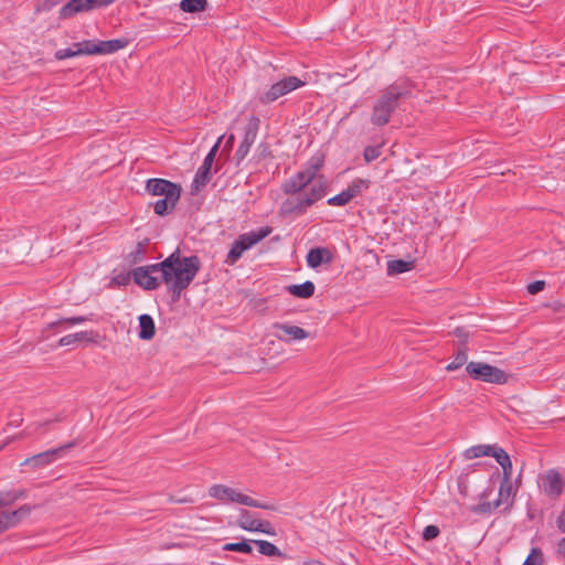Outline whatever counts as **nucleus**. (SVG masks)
Listing matches in <instances>:
<instances>
[{
	"instance_id": "nucleus-1",
	"label": "nucleus",
	"mask_w": 565,
	"mask_h": 565,
	"mask_svg": "<svg viewBox=\"0 0 565 565\" xmlns=\"http://www.w3.org/2000/svg\"><path fill=\"white\" fill-rule=\"evenodd\" d=\"M320 162L294 173L281 183V191L288 195L279 207L281 216L303 215L316 202L326 194V185L316 180Z\"/></svg>"
},
{
	"instance_id": "nucleus-2",
	"label": "nucleus",
	"mask_w": 565,
	"mask_h": 565,
	"mask_svg": "<svg viewBox=\"0 0 565 565\" xmlns=\"http://www.w3.org/2000/svg\"><path fill=\"white\" fill-rule=\"evenodd\" d=\"M161 282L167 286L168 292L174 301L179 300L183 290H185L196 277L201 260L198 256H180V249L173 250L166 259L158 263Z\"/></svg>"
},
{
	"instance_id": "nucleus-3",
	"label": "nucleus",
	"mask_w": 565,
	"mask_h": 565,
	"mask_svg": "<svg viewBox=\"0 0 565 565\" xmlns=\"http://www.w3.org/2000/svg\"><path fill=\"white\" fill-rule=\"evenodd\" d=\"M409 94L411 90L406 81L395 82L386 87L373 105L371 122L380 127L385 126L397 107L399 98Z\"/></svg>"
},
{
	"instance_id": "nucleus-4",
	"label": "nucleus",
	"mask_w": 565,
	"mask_h": 565,
	"mask_svg": "<svg viewBox=\"0 0 565 565\" xmlns=\"http://www.w3.org/2000/svg\"><path fill=\"white\" fill-rule=\"evenodd\" d=\"M270 233L271 228L269 226H264L256 231H249L247 233L241 234L232 243L225 263L227 265H234L246 250L250 249L253 246L266 238Z\"/></svg>"
},
{
	"instance_id": "nucleus-5",
	"label": "nucleus",
	"mask_w": 565,
	"mask_h": 565,
	"mask_svg": "<svg viewBox=\"0 0 565 565\" xmlns=\"http://www.w3.org/2000/svg\"><path fill=\"white\" fill-rule=\"evenodd\" d=\"M479 463L466 467L457 478V488L459 494H468L473 492L476 494H484L482 486L486 483V477L478 472L477 467Z\"/></svg>"
},
{
	"instance_id": "nucleus-6",
	"label": "nucleus",
	"mask_w": 565,
	"mask_h": 565,
	"mask_svg": "<svg viewBox=\"0 0 565 565\" xmlns=\"http://www.w3.org/2000/svg\"><path fill=\"white\" fill-rule=\"evenodd\" d=\"M470 377L493 384H503L508 376L504 371L482 362H470L466 366Z\"/></svg>"
},
{
	"instance_id": "nucleus-7",
	"label": "nucleus",
	"mask_w": 565,
	"mask_h": 565,
	"mask_svg": "<svg viewBox=\"0 0 565 565\" xmlns=\"http://www.w3.org/2000/svg\"><path fill=\"white\" fill-rule=\"evenodd\" d=\"M74 445H75L74 443H68V444L62 445L60 447L51 448L43 452L31 456L21 462V467L29 466V467H32L33 469L45 468V467L54 463L58 459L63 458L66 455V452L72 447H74Z\"/></svg>"
},
{
	"instance_id": "nucleus-8",
	"label": "nucleus",
	"mask_w": 565,
	"mask_h": 565,
	"mask_svg": "<svg viewBox=\"0 0 565 565\" xmlns=\"http://www.w3.org/2000/svg\"><path fill=\"white\" fill-rule=\"evenodd\" d=\"M305 85V82H302L297 76H289L281 81L276 82L273 84L267 92L262 94L259 96V100L263 104H270L277 100L279 97L287 95L290 92L296 90L297 88H300Z\"/></svg>"
},
{
	"instance_id": "nucleus-9",
	"label": "nucleus",
	"mask_w": 565,
	"mask_h": 565,
	"mask_svg": "<svg viewBox=\"0 0 565 565\" xmlns=\"http://www.w3.org/2000/svg\"><path fill=\"white\" fill-rule=\"evenodd\" d=\"M154 273H160L158 264L140 266L132 269L131 275L136 285L145 290H156L161 279L159 280L153 276Z\"/></svg>"
},
{
	"instance_id": "nucleus-10",
	"label": "nucleus",
	"mask_w": 565,
	"mask_h": 565,
	"mask_svg": "<svg viewBox=\"0 0 565 565\" xmlns=\"http://www.w3.org/2000/svg\"><path fill=\"white\" fill-rule=\"evenodd\" d=\"M259 129V118L256 116H250L248 118V122L245 127L243 139L236 150L235 158L239 162L246 158L248 154L250 147L256 140L257 134Z\"/></svg>"
},
{
	"instance_id": "nucleus-11",
	"label": "nucleus",
	"mask_w": 565,
	"mask_h": 565,
	"mask_svg": "<svg viewBox=\"0 0 565 565\" xmlns=\"http://www.w3.org/2000/svg\"><path fill=\"white\" fill-rule=\"evenodd\" d=\"M273 329L276 331V338L286 343H290L292 341H301L309 338L308 331L300 327L288 323H274Z\"/></svg>"
},
{
	"instance_id": "nucleus-12",
	"label": "nucleus",
	"mask_w": 565,
	"mask_h": 565,
	"mask_svg": "<svg viewBox=\"0 0 565 565\" xmlns=\"http://www.w3.org/2000/svg\"><path fill=\"white\" fill-rule=\"evenodd\" d=\"M146 190L152 195L163 196V198L169 196L170 193H172L173 195H180V193H181L180 185H178L171 181H168L164 179H157V178L149 179L147 181Z\"/></svg>"
},
{
	"instance_id": "nucleus-13",
	"label": "nucleus",
	"mask_w": 565,
	"mask_h": 565,
	"mask_svg": "<svg viewBox=\"0 0 565 565\" xmlns=\"http://www.w3.org/2000/svg\"><path fill=\"white\" fill-rule=\"evenodd\" d=\"M127 44L128 41L126 39H114L97 42L89 40V50H87V52H90V55L111 54L124 49Z\"/></svg>"
},
{
	"instance_id": "nucleus-14",
	"label": "nucleus",
	"mask_w": 565,
	"mask_h": 565,
	"mask_svg": "<svg viewBox=\"0 0 565 565\" xmlns=\"http://www.w3.org/2000/svg\"><path fill=\"white\" fill-rule=\"evenodd\" d=\"M97 8L96 0H70L60 9V17L67 19L79 12Z\"/></svg>"
},
{
	"instance_id": "nucleus-15",
	"label": "nucleus",
	"mask_w": 565,
	"mask_h": 565,
	"mask_svg": "<svg viewBox=\"0 0 565 565\" xmlns=\"http://www.w3.org/2000/svg\"><path fill=\"white\" fill-rule=\"evenodd\" d=\"M540 484L547 494H561L563 490V480L556 469H550L540 478Z\"/></svg>"
},
{
	"instance_id": "nucleus-16",
	"label": "nucleus",
	"mask_w": 565,
	"mask_h": 565,
	"mask_svg": "<svg viewBox=\"0 0 565 565\" xmlns=\"http://www.w3.org/2000/svg\"><path fill=\"white\" fill-rule=\"evenodd\" d=\"M212 164L213 161H210V157H205L192 180V193L199 192L201 188L205 186L210 182Z\"/></svg>"
},
{
	"instance_id": "nucleus-17",
	"label": "nucleus",
	"mask_w": 565,
	"mask_h": 565,
	"mask_svg": "<svg viewBox=\"0 0 565 565\" xmlns=\"http://www.w3.org/2000/svg\"><path fill=\"white\" fill-rule=\"evenodd\" d=\"M306 259L307 265L316 269L322 264H330L333 260V255L326 247H315L308 252Z\"/></svg>"
},
{
	"instance_id": "nucleus-18",
	"label": "nucleus",
	"mask_w": 565,
	"mask_h": 565,
	"mask_svg": "<svg viewBox=\"0 0 565 565\" xmlns=\"http://www.w3.org/2000/svg\"><path fill=\"white\" fill-rule=\"evenodd\" d=\"M500 446L497 444H480L471 446L462 451V457L466 460H472L481 457H492Z\"/></svg>"
},
{
	"instance_id": "nucleus-19",
	"label": "nucleus",
	"mask_w": 565,
	"mask_h": 565,
	"mask_svg": "<svg viewBox=\"0 0 565 565\" xmlns=\"http://www.w3.org/2000/svg\"><path fill=\"white\" fill-rule=\"evenodd\" d=\"M8 504L9 500L0 499V533L14 526L20 521L21 511L6 508Z\"/></svg>"
},
{
	"instance_id": "nucleus-20",
	"label": "nucleus",
	"mask_w": 565,
	"mask_h": 565,
	"mask_svg": "<svg viewBox=\"0 0 565 565\" xmlns=\"http://www.w3.org/2000/svg\"><path fill=\"white\" fill-rule=\"evenodd\" d=\"M488 498L489 497H479L480 502L471 503L467 507V509L477 515H488L503 503L502 497H498L492 501L487 500Z\"/></svg>"
},
{
	"instance_id": "nucleus-21",
	"label": "nucleus",
	"mask_w": 565,
	"mask_h": 565,
	"mask_svg": "<svg viewBox=\"0 0 565 565\" xmlns=\"http://www.w3.org/2000/svg\"><path fill=\"white\" fill-rule=\"evenodd\" d=\"M89 40L74 43L71 47L60 49L55 52L54 56L57 61L75 57L78 55H90Z\"/></svg>"
},
{
	"instance_id": "nucleus-22",
	"label": "nucleus",
	"mask_w": 565,
	"mask_h": 565,
	"mask_svg": "<svg viewBox=\"0 0 565 565\" xmlns=\"http://www.w3.org/2000/svg\"><path fill=\"white\" fill-rule=\"evenodd\" d=\"M138 337L141 340H150L154 337L156 327L154 321L150 315L143 313L139 318Z\"/></svg>"
},
{
	"instance_id": "nucleus-23",
	"label": "nucleus",
	"mask_w": 565,
	"mask_h": 565,
	"mask_svg": "<svg viewBox=\"0 0 565 565\" xmlns=\"http://www.w3.org/2000/svg\"><path fill=\"white\" fill-rule=\"evenodd\" d=\"M286 289L290 295L297 298L307 299L315 294L316 287L312 281L306 280L302 284L289 285Z\"/></svg>"
},
{
	"instance_id": "nucleus-24",
	"label": "nucleus",
	"mask_w": 565,
	"mask_h": 565,
	"mask_svg": "<svg viewBox=\"0 0 565 565\" xmlns=\"http://www.w3.org/2000/svg\"><path fill=\"white\" fill-rule=\"evenodd\" d=\"M179 199L180 195H173L172 193H170L169 196L156 201L153 203L154 213L161 216L168 214L175 207Z\"/></svg>"
},
{
	"instance_id": "nucleus-25",
	"label": "nucleus",
	"mask_w": 565,
	"mask_h": 565,
	"mask_svg": "<svg viewBox=\"0 0 565 565\" xmlns=\"http://www.w3.org/2000/svg\"><path fill=\"white\" fill-rule=\"evenodd\" d=\"M493 458L502 468V479H512V461L509 454L500 447L493 454Z\"/></svg>"
},
{
	"instance_id": "nucleus-26",
	"label": "nucleus",
	"mask_w": 565,
	"mask_h": 565,
	"mask_svg": "<svg viewBox=\"0 0 565 565\" xmlns=\"http://www.w3.org/2000/svg\"><path fill=\"white\" fill-rule=\"evenodd\" d=\"M414 268L413 260L394 259L387 264L388 275L404 274Z\"/></svg>"
},
{
	"instance_id": "nucleus-27",
	"label": "nucleus",
	"mask_w": 565,
	"mask_h": 565,
	"mask_svg": "<svg viewBox=\"0 0 565 565\" xmlns=\"http://www.w3.org/2000/svg\"><path fill=\"white\" fill-rule=\"evenodd\" d=\"M92 340H93L92 332L81 331V332L66 334V335L62 337L58 340V345L60 347H68L76 342L92 341Z\"/></svg>"
},
{
	"instance_id": "nucleus-28",
	"label": "nucleus",
	"mask_w": 565,
	"mask_h": 565,
	"mask_svg": "<svg viewBox=\"0 0 565 565\" xmlns=\"http://www.w3.org/2000/svg\"><path fill=\"white\" fill-rule=\"evenodd\" d=\"M371 181L369 179H354L345 189L351 199L356 198L363 191L370 188Z\"/></svg>"
},
{
	"instance_id": "nucleus-29",
	"label": "nucleus",
	"mask_w": 565,
	"mask_h": 565,
	"mask_svg": "<svg viewBox=\"0 0 565 565\" xmlns=\"http://www.w3.org/2000/svg\"><path fill=\"white\" fill-rule=\"evenodd\" d=\"M207 6L206 0H181L180 9L184 12L193 13L204 11Z\"/></svg>"
},
{
	"instance_id": "nucleus-30",
	"label": "nucleus",
	"mask_w": 565,
	"mask_h": 565,
	"mask_svg": "<svg viewBox=\"0 0 565 565\" xmlns=\"http://www.w3.org/2000/svg\"><path fill=\"white\" fill-rule=\"evenodd\" d=\"M255 544L258 546V551L263 555L279 556L281 554L278 547L268 541L258 540L255 541Z\"/></svg>"
},
{
	"instance_id": "nucleus-31",
	"label": "nucleus",
	"mask_w": 565,
	"mask_h": 565,
	"mask_svg": "<svg viewBox=\"0 0 565 565\" xmlns=\"http://www.w3.org/2000/svg\"><path fill=\"white\" fill-rule=\"evenodd\" d=\"M352 199L350 198L347 190H342L337 195L329 198L327 203L332 206H344L347 205Z\"/></svg>"
},
{
	"instance_id": "nucleus-32",
	"label": "nucleus",
	"mask_w": 565,
	"mask_h": 565,
	"mask_svg": "<svg viewBox=\"0 0 565 565\" xmlns=\"http://www.w3.org/2000/svg\"><path fill=\"white\" fill-rule=\"evenodd\" d=\"M131 277L132 275L126 271L115 274L110 279V286L126 287L130 282Z\"/></svg>"
},
{
	"instance_id": "nucleus-33",
	"label": "nucleus",
	"mask_w": 565,
	"mask_h": 565,
	"mask_svg": "<svg viewBox=\"0 0 565 565\" xmlns=\"http://www.w3.org/2000/svg\"><path fill=\"white\" fill-rule=\"evenodd\" d=\"M223 550L249 554L252 552V546L247 542L243 541L238 543H227L224 545Z\"/></svg>"
},
{
	"instance_id": "nucleus-34",
	"label": "nucleus",
	"mask_w": 565,
	"mask_h": 565,
	"mask_svg": "<svg viewBox=\"0 0 565 565\" xmlns=\"http://www.w3.org/2000/svg\"><path fill=\"white\" fill-rule=\"evenodd\" d=\"M467 353L465 351H458L452 361L446 366L448 371H456L467 362Z\"/></svg>"
},
{
	"instance_id": "nucleus-35",
	"label": "nucleus",
	"mask_w": 565,
	"mask_h": 565,
	"mask_svg": "<svg viewBox=\"0 0 565 565\" xmlns=\"http://www.w3.org/2000/svg\"><path fill=\"white\" fill-rule=\"evenodd\" d=\"M382 153V146H367L364 149L363 157L366 162H372L376 160Z\"/></svg>"
},
{
	"instance_id": "nucleus-36",
	"label": "nucleus",
	"mask_w": 565,
	"mask_h": 565,
	"mask_svg": "<svg viewBox=\"0 0 565 565\" xmlns=\"http://www.w3.org/2000/svg\"><path fill=\"white\" fill-rule=\"evenodd\" d=\"M518 486L512 482V479H502L498 494H516Z\"/></svg>"
},
{
	"instance_id": "nucleus-37",
	"label": "nucleus",
	"mask_w": 565,
	"mask_h": 565,
	"mask_svg": "<svg viewBox=\"0 0 565 565\" xmlns=\"http://www.w3.org/2000/svg\"><path fill=\"white\" fill-rule=\"evenodd\" d=\"M209 494H242L238 490L223 486V484H214L210 488Z\"/></svg>"
},
{
	"instance_id": "nucleus-38",
	"label": "nucleus",
	"mask_w": 565,
	"mask_h": 565,
	"mask_svg": "<svg viewBox=\"0 0 565 565\" xmlns=\"http://www.w3.org/2000/svg\"><path fill=\"white\" fill-rule=\"evenodd\" d=\"M523 565H542V553L537 548H533Z\"/></svg>"
},
{
	"instance_id": "nucleus-39",
	"label": "nucleus",
	"mask_w": 565,
	"mask_h": 565,
	"mask_svg": "<svg viewBox=\"0 0 565 565\" xmlns=\"http://www.w3.org/2000/svg\"><path fill=\"white\" fill-rule=\"evenodd\" d=\"M88 321V318L85 317V316H74V317H70V318H64L62 320H58L56 322H53L50 324V327H54L56 324H58L60 322H67L72 326H76V324H82L84 322Z\"/></svg>"
},
{
	"instance_id": "nucleus-40",
	"label": "nucleus",
	"mask_w": 565,
	"mask_h": 565,
	"mask_svg": "<svg viewBox=\"0 0 565 565\" xmlns=\"http://www.w3.org/2000/svg\"><path fill=\"white\" fill-rule=\"evenodd\" d=\"M235 501L241 504H245V505L257 507V508H268V505L258 502V500H256L254 497H236Z\"/></svg>"
},
{
	"instance_id": "nucleus-41",
	"label": "nucleus",
	"mask_w": 565,
	"mask_h": 565,
	"mask_svg": "<svg viewBox=\"0 0 565 565\" xmlns=\"http://www.w3.org/2000/svg\"><path fill=\"white\" fill-rule=\"evenodd\" d=\"M439 529L436 525H427L423 531V539L425 541L434 540L438 536Z\"/></svg>"
},
{
	"instance_id": "nucleus-42",
	"label": "nucleus",
	"mask_w": 565,
	"mask_h": 565,
	"mask_svg": "<svg viewBox=\"0 0 565 565\" xmlns=\"http://www.w3.org/2000/svg\"><path fill=\"white\" fill-rule=\"evenodd\" d=\"M143 258H145L143 247L139 243V244H137L135 252L131 253L130 259L132 263H139V262L143 260Z\"/></svg>"
},
{
	"instance_id": "nucleus-43",
	"label": "nucleus",
	"mask_w": 565,
	"mask_h": 565,
	"mask_svg": "<svg viewBox=\"0 0 565 565\" xmlns=\"http://www.w3.org/2000/svg\"><path fill=\"white\" fill-rule=\"evenodd\" d=\"M545 287V281L543 280H535L527 285L526 289L531 295H535L540 291H542Z\"/></svg>"
},
{
	"instance_id": "nucleus-44",
	"label": "nucleus",
	"mask_w": 565,
	"mask_h": 565,
	"mask_svg": "<svg viewBox=\"0 0 565 565\" xmlns=\"http://www.w3.org/2000/svg\"><path fill=\"white\" fill-rule=\"evenodd\" d=\"M223 137L224 136L222 135V136H220L217 138L216 142L213 145V147L210 149V151L205 156V157H210V161H214L215 154H216V152L218 150V147L221 145V141H222Z\"/></svg>"
},
{
	"instance_id": "nucleus-45",
	"label": "nucleus",
	"mask_w": 565,
	"mask_h": 565,
	"mask_svg": "<svg viewBox=\"0 0 565 565\" xmlns=\"http://www.w3.org/2000/svg\"><path fill=\"white\" fill-rule=\"evenodd\" d=\"M223 137L224 136L222 135V136H220L217 138L216 142L213 145V147L210 149V151L205 156V157H210V161H214L215 154H216V152L218 150V147L221 145V141H222Z\"/></svg>"
},
{
	"instance_id": "nucleus-46",
	"label": "nucleus",
	"mask_w": 565,
	"mask_h": 565,
	"mask_svg": "<svg viewBox=\"0 0 565 565\" xmlns=\"http://www.w3.org/2000/svg\"><path fill=\"white\" fill-rule=\"evenodd\" d=\"M557 525H558V529H559L563 533H565V520L563 521V524H557ZM557 552H558L559 554L565 555V537H564V539H562V540L558 542V544H557Z\"/></svg>"
},
{
	"instance_id": "nucleus-47",
	"label": "nucleus",
	"mask_w": 565,
	"mask_h": 565,
	"mask_svg": "<svg viewBox=\"0 0 565 565\" xmlns=\"http://www.w3.org/2000/svg\"><path fill=\"white\" fill-rule=\"evenodd\" d=\"M245 530H248V531H259V532H268L264 529V524L263 523H259V522H255L253 521L249 525H244L243 526Z\"/></svg>"
},
{
	"instance_id": "nucleus-48",
	"label": "nucleus",
	"mask_w": 565,
	"mask_h": 565,
	"mask_svg": "<svg viewBox=\"0 0 565 565\" xmlns=\"http://www.w3.org/2000/svg\"><path fill=\"white\" fill-rule=\"evenodd\" d=\"M116 0H96L97 8L107 7L114 3Z\"/></svg>"
},
{
	"instance_id": "nucleus-49",
	"label": "nucleus",
	"mask_w": 565,
	"mask_h": 565,
	"mask_svg": "<svg viewBox=\"0 0 565 565\" xmlns=\"http://www.w3.org/2000/svg\"><path fill=\"white\" fill-rule=\"evenodd\" d=\"M22 423V418L20 415L17 416V418H13L10 420V425H13L14 427H18Z\"/></svg>"
},
{
	"instance_id": "nucleus-50",
	"label": "nucleus",
	"mask_w": 565,
	"mask_h": 565,
	"mask_svg": "<svg viewBox=\"0 0 565 565\" xmlns=\"http://www.w3.org/2000/svg\"><path fill=\"white\" fill-rule=\"evenodd\" d=\"M52 422H53V420H46V422H43V423H42V422H38V423H35V424H34V426H35V428L38 429V428H40V427H42V426L49 425V424H50V423H52Z\"/></svg>"
},
{
	"instance_id": "nucleus-51",
	"label": "nucleus",
	"mask_w": 565,
	"mask_h": 565,
	"mask_svg": "<svg viewBox=\"0 0 565 565\" xmlns=\"http://www.w3.org/2000/svg\"><path fill=\"white\" fill-rule=\"evenodd\" d=\"M233 140H234V135H230L227 140H226V146L227 145H232Z\"/></svg>"
},
{
	"instance_id": "nucleus-52",
	"label": "nucleus",
	"mask_w": 565,
	"mask_h": 565,
	"mask_svg": "<svg viewBox=\"0 0 565 565\" xmlns=\"http://www.w3.org/2000/svg\"><path fill=\"white\" fill-rule=\"evenodd\" d=\"M455 333H456V335L460 337L461 333H462V330L461 329H456Z\"/></svg>"
},
{
	"instance_id": "nucleus-53",
	"label": "nucleus",
	"mask_w": 565,
	"mask_h": 565,
	"mask_svg": "<svg viewBox=\"0 0 565 565\" xmlns=\"http://www.w3.org/2000/svg\"><path fill=\"white\" fill-rule=\"evenodd\" d=\"M177 502L183 503V502H186V500H178Z\"/></svg>"
}]
</instances>
